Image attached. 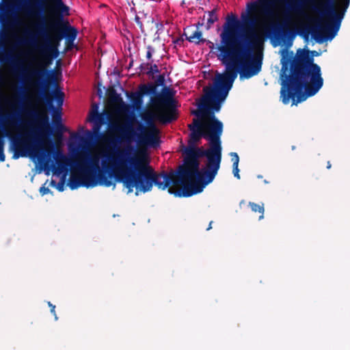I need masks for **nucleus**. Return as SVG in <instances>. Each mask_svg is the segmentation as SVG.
Returning a JSON list of instances; mask_svg holds the SVG:
<instances>
[{
    "instance_id": "25",
    "label": "nucleus",
    "mask_w": 350,
    "mask_h": 350,
    "mask_svg": "<svg viewBox=\"0 0 350 350\" xmlns=\"http://www.w3.org/2000/svg\"><path fill=\"white\" fill-rule=\"evenodd\" d=\"M230 155L232 157V166H238L239 162V157L237 152H231Z\"/></svg>"
},
{
    "instance_id": "39",
    "label": "nucleus",
    "mask_w": 350,
    "mask_h": 350,
    "mask_svg": "<svg viewBox=\"0 0 350 350\" xmlns=\"http://www.w3.org/2000/svg\"><path fill=\"white\" fill-rule=\"evenodd\" d=\"M332 167V164L330 163V161H327V169H330Z\"/></svg>"
},
{
    "instance_id": "21",
    "label": "nucleus",
    "mask_w": 350,
    "mask_h": 350,
    "mask_svg": "<svg viewBox=\"0 0 350 350\" xmlns=\"http://www.w3.org/2000/svg\"><path fill=\"white\" fill-rule=\"evenodd\" d=\"M217 8H214L213 10L208 12V18L207 20L206 29L207 30L210 29L213 25V24L218 21V16H217Z\"/></svg>"
},
{
    "instance_id": "38",
    "label": "nucleus",
    "mask_w": 350,
    "mask_h": 350,
    "mask_svg": "<svg viewBox=\"0 0 350 350\" xmlns=\"http://www.w3.org/2000/svg\"><path fill=\"white\" fill-rule=\"evenodd\" d=\"M131 12H133V13H135V14H136V12H137V11H136V10H135V6H132V7L131 8Z\"/></svg>"
},
{
    "instance_id": "19",
    "label": "nucleus",
    "mask_w": 350,
    "mask_h": 350,
    "mask_svg": "<svg viewBox=\"0 0 350 350\" xmlns=\"http://www.w3.org/2000/svg\"><path fill=\"white\" fill-rule=\"evenodd\" d=\"M186 36V39L190 42L195 43L196 44H199L200 43H204L206 40L204 38H202V33L199 30H196L191 35L187 36L186 33H184Z\"/></svg>"
},
{
    "instance_id": "7",
    "label": "nucleus",
    "mask_w": 350,
    "mask_h": 350,
    "mask_svg": "<svg viewBox=\"0 0 350 350\" xmlns=\"http://www.w3.org/2000/svg\"><path fill=\"white\" fill-rule=\"evenodd\" d=\"M240 25L236 15H228L220 34L221 44L216 47L219 52L217 57L225 66V72L239 73L241 78L250 79L261 70L262 59L260 57H254L250 61L241 59V42L236 37Z\"/></svg>"
},
{
    "instance_id": "13",
    "label": "nucleus",
    "mask_w": 350,
    "mask_h": 350,
    "mask_svg": "<svg viewBox=\"0 0 350 350\" xmlns=\"http://www.w3.org/2000/svg\"><path fill=\"white\" fill-rule=\"evenodd\" d=\"M0 63L2 64H9L12 66L14 74L25 73V75L23 78L24 81H29L30 84L36 87L33 82L35 79H29L27 76V72L29 69L24 70L19 66L16 58L11 52L6 49V46H1L0 49Z\"/></svg>"
},
{
    "instance_id": "6",
    "label": "nucleus",
    "mask_w": 350,
    "mask_h": 350,
    "mask_svg": "<svg viewBox=\"0 0 350 350\" xmlns=\"http://www.w3.org/2000/svg\"><path fill=\"white\" fill-rule=\"evenodd\" d=\"M175 94L176 91L173 89L164 87L161 93L154 94L151 102L155 111L143 117L147 127L139 124L138 130L141 131L140 133H137L133 129L132 123L134 119L126 120L121 125L112 124L110 126L111 131L118 133L122 141L131 142L136 137L140 146L159 147L161 143L160 131L154 124V120L167 124L178 118L176 109L178 102L174 98Z\"/></svg>"
},
{
    "instance_id": "34",
    "label": "nucleus",
    "mask_w": 350,
    "mask_h": 350,
    "mask_svg": "<svg viewBox=\"0 0 350 350\" xmlns=\"http://www.w3.org/2000/svg\"><path fill=\"white\" fill-rule=\"evenodd\" d=\"M22 44H33V42L31 39H29V40H24L21 42Z\"/></svg>"
},
{
    "instance_id": "44",
    "label": "nucleus",
    "mask_w": 350,
    "mask_h": 350,
    "mask_svg": "<svg viewBox=\"0 0 350 350\" xmlns=\"http://www.w3.org/2000/svg\"><path fill=\"white\" fill-rule=\"evenodd\" d=\"M132 65H133V61H131V62H130V64H129V68H130V67H131V66H132Z\"/></svg>"
},
{
    "instance_id": "43",
    "label": "nucleus",
    "mask_w": 350,
    "mask_h": 350,
    "mask_svg": "<svg viewBox=\"0 0 350 350\" xmlns=\"http://www.w3.org/2000/svg\"><path fill=\"white\" fill-rule=\"evenodd\" d=\"M203 23H198L197 27L198 28L200 26H202Z\"/></svg>"
},
{
    "instance_id": "15",
    "label": "nucleus",
    "mask_w": 350,
    "mask_h": 350,
    "mask_svg": "<svg viewBox=\"0 0 350 350\" xmlns=\"http://www.w3.org/2000/svg\"><path fill=\"white\" fill-rule=\"evenodd\" d=\"M156 94V85L153 83L142 84L139 86V90L131 96L133 105L136 107H140L143 103V96L144 95H152Z\"/></svg>"
},
{
    "instance_id": "37",
    "label": "nucleus",
    "mask_w": 350,
    "mask_h": 350,
    "mask_svg": "<svg viewBox=\"0 0 350 350\" xmlns=\"http://www.w3.org/2000/svg\"><path fill=\"white\" fill-rule=\"evenodd\" d=\"M213 221H210L209 223V225H208V227L206 228V230H209L212 228V224H213Z\"/></svg>"
},
{
    "instance_id": "17",
    "label": "nucleus",
    "mask_w": 350,
    "mask_h": 350,
    "mask_svg": "<svg viewBox=\"0 0 350 350\" xmlns=\"http://www.w3.org/2000/svg\"><path fill=\"white\" fill-rule=\"evenodd\" d=\"M193 124V125H189V128L191 133L189 135L188 146H196L202 137L209 140L208 135H206L207 133H208V131L203 127L196 126V124L194 122Z\"/></svg>"
},
{
    "instance_id": "10",
    "label": "nucleus",
    "mask_w": 350,
    "mask_h": 350,
    "mask_svg": "<svg viewBox=\"0 0 350 350\" xmlns=\"http://www.w3.org/2000/svg\"><path fill=\"white\" fill-rule=\"evenodd\" d=\"M55 161L62 170L64 165H69L72 169H76L79 175L72 174L68 180V185L71 189H76L79 187H94L98 184L105 187L115 186V183L111 180V178L108 174V176L103 173L98 174V178L95 176L90 174V170L85 169L84 163L81 161H70L61 151L57 150L55 157ZM106 172V171L105 170Z\"/></svg>"
},
{
    "instance_id": "12",
    "label": "nucleus",
    "mask_w": 350,
    "mask_h": 350,
    "mask_svg": "<svg viewBox=\"0 0 350 350\" xmlns=\"http://www.w3.org/2000/svg\"><path fill=\"white\" fill-rule=\"evenodd\" d=\"M64 14L50 11L48 17L42 16L36 25V35L41 38L53 36L59 33H68L72 29H77L70 26L64 19Z\"/></svg>"
},
{
    "instance_id": "18",
    "label": "nucleus",
    "mask_w": 350,
    "mask_h": 350,
    "mask_svg": "<svg viewBox=\"0 0 350 350\" xmlns=\"http://www.w3.org/2000/svg\"><path fill=\"white\" fill-rule=\"evenodd\" d=\"M90 120L95 123L93 128V132L95 136H96L98 139H102L105 142L109 141L103 133H100V125L103 120V115L96 111L92 115Z\"/></svg>"
},
{
    "instance_id": "16",
    "label": "nucleus",
    "mask_w": 350,
    "mask_h": 350,
    "mask_svg": "<svg viewBox=\"0 0 350 350\" xmlns=\"http://www.w3.org/2000/svg\"><path fill=\"white\" fill-rule=\"evenodd\" d=\"M47 0H34V6L40 11H42L46 5ZM51 4L49 6L50 11L69 15V8L62 0H50Z\"/></svg>"
},
{
    "instance_id": "41",
    "label": "nucleus",
    "mask_w": 350,
    "mask_h": 350,
    "mask_svg": "<svg viewBox=\"0 0 350 350\" xmlns=\"http://www.w3.org/2000/svg\"><path fill=\"white\" fill-rule=\"evenodd\" d=\"M16 6H17V8L18 9H21V3H20V0H17V4H16Z\"/></svg>"
},
{
    "instance_id": "40",
    "label": "nucleus",
    "mask_w": 350,
    "mask_h": 350,
    "mask_svg": "<svg viewBox=\"0 0 350 350\" xmlns=\"http://www.w3.org/2000/svg\"><path fill=\"white\" fill-rule=\"evenodd\" d=\"M245 204V201L244 200H242L239 203V206L241 208L243 204Z\"/></svg>"
},
{
    "instance_id": "1",
    "label": "nucleus",
    "mask_w": 350,
    "mask_h": 350,
    "mask_svg": "<svg viewBox=\"0 0 350 350\" xmlns=\"http://www.w3.org/2000/svg\"><path fill=\"white\" fill-rule=\"evenodd\" d=\"M293 16L306 18L300 0H252L247 3V12L241 15V59L250 61L269 38L280 42Z\"/></svg>"
},
{
    "instance_id": "8",
    "label": "nucleus",
    "mask_w": 350,
    "mask_h": 350,
    "mask_svg": "<svg viewBox=\"0 0 350 350\" xmlns=\"http://www.w3.org/2000/svg\"><path fill=\"white\" fill-rule=\"evenodd\" d=\"M237 77V74L224 72L215 78L214 86H206L203 89L204 95L198 104L199 110L194 111L193 114L204 118L202 122L197 120H194V122L196 126L206 129L208 137L220 139L223 124L215 117V112L219 111L221 103L226 98Z\"/></svg>"
},
{
    "instance_id": "33",
    "label": "nucleus",
    "mask_w": 350,
    "mask_h": 350,
    "mask_svg": "<svg viewBox=\"0 0 350 350\" xmlns=\"http://www.w3.org/2000/svg\"><path fill=\"white\" fill-rule=\"evenodd\" d=\"M232 171H233V174H234V176L237 178L238 179H240V175H239V170L238 168V166H232Z\"/></svg>"
},
{
    "instance_id": "5",
    "label": "nucleus",
    "mask_w": 350,
    "mask_h": 350,
    "mask_svg": "<svg viewBox=\"0 0 350 350\" xmlns=\"http://www.w3.org/2000/svg\"><path fill=\"white\" fill-rule=\"evenodd\" d=\"M210 147L206 150L196 146H187L183 153V163L179 166V174L190 183L177 196L190 197L201 193L215 179L221 162V140L209 137Z\"/></svg>"
},
{
    "instance_id": "42",
    "label": "nucleus",
    "mask_w": 350,
    "mask_h": 350,
    "mask_svg": "<svg viewBox=\"0 0 350 350\" xmlns=\"http://www.w3.org/2000/svg\"><path fill=\"white\" fill-rule=\"evenodd\" d=\"M72 137H75V138H79L80 137V136L78 135V134H75V133H73L72 135Z\"/></svg>"
},
{
    "instance_id": "46",
    "label": "nucleus",
    "mask_w": 350,
    "mask_h": 350,
    "mask_svg": "<svg viewBox=\"0 0 350 350\" xmlns=\"http://www.w3.org/2000/svg\"><path fill=\"white\" fill-rule=\"evenodd\" d=\"M185 1H182V3H181V5H185Z\"/></svg>"
},
{
    "instance_id": "29",
    "label": "nucleus",
    "mask_w": 350,
    "mask_h": 350,
    "mask_svg": "<svg viewBox=\"0 0 350 350\" xmlns=\"http://www.w3.org/2000/svg\"><path fill=\"white\" fill-rule=\"evenodd\" d=\"M147 52H146V57L148 59H150L152 55V52L154 51L153 48L151 46H147Z\"/></svg>"
},
{
    "instance_id": "32",
    "label": "nucleus",
    "mask_w": 350,
    "mask_h": 350,
    "mask_svg": "<svg viewBox=\"0 0 350 350\" xmlns=\"http://www.w3.org/2000/svg\"><path fill=\"white\" fill-rule=\"evenodd\" d=\"M50 192V189L48 187H45L44 186L40 188V193L42 196L48 194Z\"/></svg>"
},
{
    "instance_id": "23",
    "label": "nucleus",
    "mask_w": 350,
    "mask_h": 350,
    "mask_svg": "<svg viewBox=\"0 0 350 350\" xmlns=\"http://www.w3.org/2000/svg\"><path fill=\"white\" fill-rule=\"evenodd\" d=\"M64 184H65V180L64 178H62L59 181V183H57V185H56V183L55 180H52L51 182V185L52 186H55L57 189L59 191H64Z\"/></svg>"
},
{
    "instance_id": "24",
    "label": "nucleus",
    "mask_w": 350,
    "mask_h": 350,
    "mask_svg": "<svg viewBox=\"0 0 350 350\" xmlns=\"http://www.w3.org/2000/svg\"><path fill=\"white\" fill-rule=\"evenodd\" d=\"M18 120V115L17 113H11L5 116V120L9 123L14 124Z\"/></svg>"
},
{
    "instance_id": "2",
    "label": "nucleus",
    "mask_w": 350,
    "mask_h": 350,
    "mask_svg": "<svg viewBox=\"0 0 350 350\" xmlns=\"http://www.w3.org/2000/svg\"><path fill=\"white\" fill-rule=\"evenodd\" d=\"M131 150H133L132 146H126L122 150L105 153L103 154L101 161L103 170L110 177L123 183L129 193L132 192L134 187L135 195H138L139 191L146 193L155 185L161 190L168 188V192L175 197H186L177 196V191H183L185 187L190 185L187 178L180 176L179 167L176 173L163 172L156 174L144 154L137 153L131 156L129 151Z\"/></svg>"
},
{
    "instance_id": "26",
    "label": "nucleus",
    "mask_w": 350,
    "mask_h": 350,
    "mask_svg": "<svg viewBox=\"0 0 350 350\" xmlns=\"http://www.w3.org/2000/svg\"><path fill=\"white\" fill-rule=\"evenodd\" d=\"M150 68L148 71H146V74L148 75H153L154 73H158L159 72L158 67L156 64L150 65Z\"/></svg>"
},
{
    "instance_id": "31",
    "label": "nucleus",
    "mask_w": 350,
    "mask_h": 350,
    "mask_svg": "<svg viewBox=\"0 0 350 350\" xmlns=\"http://www.w3.org/2000/svg\"><path fill=\"white\" fill-rule=\"evenodd\" d=\"M149 66H150V64H148V63H146V64H145V63H142V64H140V66H139L140 71H142V72H146V70H148V69H149Z\"/></svg>"
},
{
    "instance_id": "20",
    "label": "nucleus",
    "mask_w": 350,
    "mask_h": 350,
    "mask_svg": "<svg viewBox=\"0 0 350 350\" xmlns=\"http://www.w3.org/2000/svg\"><path fill=\"white\" fill-rule=\"evenodd\" d=\"M248 206L250 207L251 210L254 213H260V215L259 216V219H262L264 218V204L262 203L261 204H256L254 202H250L248 204Z\"/></svg>"
},
{
    "instance_id": "35",
    "label": "nucleus",
    "mask_w": 350,
    "mask_h": 350,
    "mask_svg": "<svg viewBox=\"0 0 350 350\" xmlns=\"http://www.w3.org/2000/svg\"><path fill=\"white\" fill-rule=\"evenodd\" d=\"M72 46H73V42L72 43V42H69L68 44V42H66V47H67L68 49H71L72 47Z\"/></svg>"
},
{
    "instance_id": "27",
    "label": "nucleus",
    "mask_w": 350,
    "mask_h": 350,
    "mask_svg": "<svg viewBox=\"0 0 350 350\" xmlns=\"http://www.w3.org/2000/svg\"><path fill=\"white\" fill-rule=\"evenodd\" d=\"M135 21L137 23V25H138V27H139V29H141V31L142 32H144V30L143 23L141 21L139 16H137V14L135 16Z\"/></svg>"
},
{
    "instance_id": "4",
    "label": "nucleus",
    "mask_w": 350,
    "mask_h": 350,
    "mask_svg": "<svg viewBox=\"0 0 350 350\" xmlns=\"http://www.w3.org/2000/svg\"><path fill=\"white\" fill-rule=\"evenodd\" d=\"M64 94L59 90L55 89L51 94H43V100L48 108L53 112V122L55 130H53L49 122V118L46 113L38 115L35 111L31 115L37 118L40 125V128L30 126L27 131L19 133L11 138L12 148L13 150L12 159H17L20 157L38 156L40 150L48 155L55 154L54 144L51 139H48L49 148H42L45 144V135H54L59 137H62L64 126L62 124L61 109L64 103Z\"/></svg>"
},
{
    "instance_id": "11",
    "label": "nucleus",
    "mask_w": 350,
    "mask_h": 350,
    "mask_svg": "<svg viewBox=\"0 0 350 350\" xmlns=\"http://www.w3.org/2000/svg\"><path fill=\"white\" fill-rule=\"evenodd\" d=\"M321 1L323 3L320 14L325 18L323 27V33L319 31L318 27L311 29L312 37L319 44L327 40H332L337 35L350 0H345L343 7L339 10L336 9L334 0Z\"/></svg>"
},
{
    "instance_id": "9",
    "label": "nucleus",
    "mask_w": 350,
    "mask_h": 350,
    "mask_svg": "<svg viewBox=\"0 0 350 350\" xmlns=\"http://www.w3.org/2000/svg\"><path fill=\"white\" fill-rule=\"evenodd\" d=\"M77 29H72L68 33H59L53 36L42 38L43 43L35 45L40 54V58L36 67L27 72L29 79H35L33 85L47 94L46 90L54 80L53 70H49L47 67L52 64L53 59L59 55L58 47L63 38H66L68 44L73 42L77 36Z\"/></svg>"
},
{
    "instance_id": "14",
    "label": "nucleus",
    "mask_w": 350,
    "mask_h": 350,
    "mask_svg": "<svg viewBox=\"0 0 350 350\" xmlns=\"http://www.w3.org/2000/svg\"><path fill=\"white\" fill-rule=\"evenodd\" d=\"M76 161H81L85 169H88L90 174L94 175L96 178H98L99 173H103L99 167V157L96 155H90L85 151L79 154ZM103 174H105L104 172Z\"/></svg>"
},
{
    "instance_id": "28",
    "label": "nucleus",
    "mask_w": 350,
    "mask_h": 350,
    "mask_svg": "<svg viewBox=\"0 0 350 350\" xmlns=\"http://www.w3.org/2000/svg\"><path fill=\"white\" fill-rule=\"evenodd\" d=\"M164 77L162 75H159L155 83H154L156 85V88H157L158 85H163L164 83Z\"/></svg>"
},
{
    "instance_id": "22",
    "label": "nucleus",
    "mask_w": 350,
    "mask_h": 350,
    "mask_svg": "<svg viewBox=\"0 0 350 350\" xmlns=\"http://www.w3.org/2000/svg\"><path fill=\"white\" fill-rule=\"evenodd\" d=\"M4 140L3 137L0 136V162H3L5 160V155L4 154Z\"/></svg>"
},
{
    "instance_id": "47",
    "label": "nucleus",
    "mask_w": 350,
    "mask_h": 350,
    "mask_svg": "<svg viewBox=\"0 0 350 350\" xmlns=\"http://www.w3.org/2000/svg\"><path fill=\"white\" fill-rule=\"evenodd\" d=\"M262 177V176L261 175H258V178H261Z\"/></svg>"
},
{
    "instance_id": "30",
    "label": "nucleus",
    "mask_w": 350,
    "mask_h": 350,
    "mask_svg": "<svg viewBox=\"0 0 350 350\" xmlns=\"http://www.w3.org/2000/svg\"><path fill=\"white\" fill-rule=\"evenodd\" d=\"M49 306L51 308V312L54 315L55 319L57 320V317L55 313V306L51 304L50 301L48 302Z\"/></svg>"
},
{
    "instance_id": "36",
    "label": "nucleus",
    "mask_w": 350,
    "mask_h": 350,
    "mask_svg": "<svg viewBox=\"0 0 350 350\" xmlns=\"http://www.w3.org/2000/svg\"><path fill=\"white\" fill-rule=\"evenodd\" d=\"M208 43H209V48L211 50H213L215 48L214 44L212 42H211V41H208Z\"/></svg>"
},
{
    "instance_id": "45",
    "label": "nucleus",
    "mask_w": 350,
    "mask_h": 350,
    "mask_svg": "<svg viewBox=\"0 0 350 350\" xmlns=\"http://www.w3.org/2000/svg\"><path fill=\"white\" fill-rule=\"evenodd\" d=\"M131 5H133V6H135V3L133 2V1H131Z\"/></svg>"
},
{
    "instance_id": "3",
    "label": "nucleus",
    "mask_w": 350,
    "mask_h": 350,
    "mask_svg": "<svg viewBox=\"0 0 350 350\" xmlns=\"http://www.w3.org/2000/svg\"><path fill=\"white\" fill-rule=\"evenodd\" d=\"M314 51L299 49L294 57L282 59L280 98L286 105H297L314 96L323 87L321 67L314 62Z\"/></svg>"
}]
</instances>
